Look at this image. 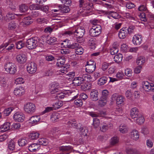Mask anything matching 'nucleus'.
<instances>
[{"label":"nucleus","instance_id":"f257e3e1","mask_svg":"<svg viewBox=\"0 0 154 154\" xmlns=\"http://www.w3.org/2000/svg\"><path fill=\"white\" fill-rule=\"evenodd\" d=\"M82 77H75L73 80V84L75 86H79L85 80L88 81L90 80V75L85 72H81L80 75Z\"/></svg>","mask_w":154,"mask_h":154},{"label":"nucleus","instance_id":"f03ea898","mask_svg":"<svg viewBox=\"0 0 154 154\" xmlns=\"http://www.w3.org/2000/svg\"><path fill=\"white\" fill-rule=\"evenodd\" d=\"M141 88L144 92H154V84L147 81L141 82Z\"/></svg>","mask_w":154,"mask_h":154},{"label":"nucleus","instance_id":"7ed1b4c3","mask_svg":"<svg viewBox=\"0 0 154 154\" xmlns=\"http://www.w3.org/2000/svg\"><path fill=\"white\" fill-rule=\"evenodd\" d=\"M65 63V59L64 57H59L57 60V65L59 67H61L60 69L57 71V75H63L67 72V69L65 67L62 66Z\"/></svg>","mask_w":154,"mask_h":154},{"label":"nucleus","instance_id":"20e7f679","mask_svg":"<svg viewBox=\"0 0 154 154\" xmlns=\"http://www.w3.org/2000/svg\"><path fill=\"white\" fill-rule=\"evenodd\" d=\"M36 106L32 103L28 102L24 104L23 106V110L26 113L32 114L34 113L36 111Z\"/></svg>","mask_w":154,"mask_h":154},{"label":"nucleus","instance_id":"39448f33","mask_svg":"<svg viewBox=\"0 0 154 154\" xmlns=\"http://www.w3.org/2000/svg\"><path fill=\"white\" fill-rule=\"evenodd\" d=\"M4 67L5 71L11 74H14L17 70L15 64L10 62L6 63L4 65Z\"/></svg>","mask_w":154,"mask_h":154},{"label":"nucleus","instance_id":"423d86ee","mask_svg":"<svg viewBox=\"0 0 154 154\" xmlns=\"http://www.w3.org/2000/svg\"><path fill=\"white\" fill-rule=\"evenodd\" d=\"M101 31V27L100 25H94L89 30V35L92 37H96L100 34Z\"/></svg>","mask_w":154,"mask_h":154},{"label":"nucleus","instance_id":"0eeeda50","mask_svg":"<svg viewBox=\"0 0 154 154\" xmlns=\"http://www.w3.org/2000/svg\"><path fill=\"white\" fill-rule=\"evenodd\" d=\"M111 100L112 101L116 100L117 106H120L124 104L125 99L122 96L114 94L111 96Z\"/></svg>","mask_w":154,"mask_h":154},{"label":"nucleus","instance_id":"6e6552de","mask_svg":"<svg viewBox=\"0 0 154 154\" xmlns=\"http://www.w3.org/2000/svg\"><path fill=\"white\" fill-rule=\"evenodd\" d=\"M73 32L76 38H80L84 36L85 30L84 27L80 26H76L73 28Z\"/></svg>","mask_w":154,"mask_h":154},{"label":"nucleus","instance_id":"1a4fd4ad","mask_svg":"<svg viewBox=\"0 0 154 154\" xmlns=\"http://www.w3.org/2000/svg\"><path fill=\"white\" fill-rule=\"evenodd\" d=\"M69 41L67 40H64L63 42L59 44V46L61 48L67 47L69 48L75 49V50L79 46V44L77 43H74L71 45L69 44Z\"/></svg>","mask_w":154,"mask_h":154},{"label":"nucleus","instance_id":"9d476101","mask_svg":"<svg viewBox=\"0 0 154 154\" xmlns=\"http://www.w3.org/2000/svg\"><path fill=\"white\" fill-rule=\"evenodd\" d=\"M26 46L29 49H35L38 46L37 41L33 38H29L26 41Z\"/></svg>","mask_w":154,"mask_h":154},{"label":"nucleus","instance_id":"9b49d317","mask_svg":"<svg viewBox=\"0 0 154 154\" xmlns=\"http://www.w3.org/2000/svg\"><path fill=\"white\" fill-rule=\"evenodd\" d=\"M40 120L41 118L39 116H32L29 119L28 123L30 125L33 126L39 123Z\"/></svg>","mask_w":154,"mask_h":154},{"label":"nucleus","instance_id":"f8f14e48","mask_svg":"<svg viewBox=\"0 0 154 154\" xmlns=\"http://www.w3.org/2000/svg\"><path fill=\"white\" fill-rule=\"evenodd\" d=\"M13 119L15 122H22L24 121L25 117L23 113L17 112L14 114L13 116Z\"/></svg>","mask_w":154,"mask_h":154},{"label":"nucleus","instance_id":"ddd939ff","mask_svg":"<svg viewBox=\"0 0 154 154\" xmlns=\"http://www.w3.org/2000/svg\"><path fill=\"white\" fill-rule=\"evenodd\" d=\"M142 36L139 34L135 35L132 39L133 43L136 45H139L142 43Z\"/></svg>","mask_w":154,"mask_h":154},{"label":"nucleus","instance_id":"4468645a","mask_svg":"<svg viewBox=\"0 0 154 154\" xmlns=\"http://www.w3.org/2000/svg\"><path fill=\"white\" fill-rule=\"evenodd\" d=\"M28 72L30 74L35 73L37 70V67L36 64L33 62L29 63L26 67Z\"/></svg>","mask_w":154,"mask_h":154},{"label":"nucleus","instance_id":"2eb2a0df","mask_svg":"<svg viewBox=\"0 0 154 154\" xmlns=\"http://www.w3.org/2000/svg\"><path fill=\"white\" fill-rule=\"evenodd\" d=\"M25 93L24 88L21 86L14 88V94L16 96L20 97L23 95Z\"/></svg>","mask_w":154,"mask_h":154},{"label":"nucleus","instance_id":"dca6fc26","mask_svg":"<svg viewBox=\"0 0 154 154\" xmlns=\"http://www.w3.org/2000/svg\"><path fill=\"white\" fill-rule=\"evenodd\" d=\"M59 88V86L58 83L55 82L52 83L49 87L51 93L52 94L55 93L58 91Z\"/></svg>","mask_w":154,"mask_h":154},{"label":"nucleus","instance_id":"f3484780","mask_svg":"<svg viewBox=\"0 0 154 154\" xmlns=\"http://www.w3.org/2000/svg\"><path fill=\"white\" fill-rule=\"evenodd\" d=\"M138 109L136 107L132 108L130 110V116L133 119H135L140 115Z\"/></svg>","mask_w":154,"mask_h":154},{"label":"nucleus","instance_id":"a211bd4d","mask_svg":"<svg viewBox=\"0 0 154 154\" xmlns=\"http://www.w3.org/2000/svg\"><path fill=\"white\" fill-rule=\"evenodd\" d=\"M40 148V146L38 143H32L28 146V149L31 152H34L38 151Z\"/></svg>","mask_w":154,"mask_h":154},{"label":"nucleus","instance_id":"6ab92c4d","mask_svg":"<svg viewBox=\"0 0 154 154\" xmlns=\"http://www.w3.org/2000/svg\"><path fill=\"white\" fill-rule=\"evenodd\" d=\"M130 136L132 139L137 140L139 137V132L137 130L133 129L130 132Z\"/></svg>","mask_w":154,"mask_h":154},{"label":"nucleus","instance_id":"aec40b11","mask_svg":"<svg viewBox=\"0 0 154 154\" xmlns=\"http://www.w3.org/2000/svg\"><path fill=\"white\" fill-rule=\"evenodd\" d=\"M80 6H83L84 10H91L92 8L93 5L91 3L87 2L82 5L83 0H80Z\"/></svg>","mask_w":154,"mask_h":154},{"label":"nucleus","instance_id":"412c9836","mask_svg":"<svg viewBox=\"0 0 154 154\" xmlns=\"http://www.w3.org/2000/svg\"><path fill=\"white\" fill-rule=\"evenodd\" d=\"M17 61L20 63H25L27 60L26 55L24 54H20L17 55L16 57Z\"/></svg>","mask_w":154,"mask_h":154},{"label":"nucleus","instance_id":"4be33fe9","mask_svg":"<svg viewBox=\"0 0 154 154\" xmlns=\"http://www.w3.org/2000/svg\"><path fill=\"white\" fill-rule=\"evenodd\" d=\"M127 34V29L123 28L119 31L118 35L119 38L121 39L124 38Z\"/></svg>","mask_w":154,"mask_h":154},{"label":"nucleus","instance_id":"5701e85b","mask_svg":"<svg viewBox=\"0 0 154 154\" xmlns=\"http://www.w3.org/2000/svg\"><path fill=\"white\" fill-rule=\"evenodd\" d=\"M98 92L97 90H92L90 93V97L91 99L94 101H96L98 99Z\"/></svg>","mask_w":154,"mask_h":154},{"label":"nucleus","instance_id":"b1692460","mask_svg":"<svg viewBox=\"0 0 154 154\" xmlns=\"http://www.w3.org/2000/svg\"><path fill=\"white\" fill-rule=\"evenodd\" d=\"M10 128V123L9 122H6L0 126L1 131L5 132L9 130Z\"/></svg>","mask_w":154,"mask_h":154},{"label":"nucleus","instance_id":"393cba45","mask_svg":"<svg viewBox=\"0 0 154 154\" xmlns=\"http://www.w3.org/2000/svg\"><path fill=\"white\" fill-rule=\"evenodd\" d=\"M119 130L121 133L124 134L128 132V128L125 125L121 124L119 127Z\"/></svg>","mask_w":154,"mask_h":154},{"label":"nucleus","instance_id":"a878e982","mask_svg":"<svg viewBox=\"0 0 154 154\" xmlns=\"http://www.w3.org/2000/svg\"><path fill=\"white\" fill-rule=\"evenodd\" d=\"M107 102L106 98L101 97L98 102V105L99 106L102 107L106 105Z\"/></svg>","mask_w":154,"mask_h":154},{"label":"nucleus","instance_id":"bb28decb","mask_svg":"<svg viewBox=\"0 0 154 154\" xmlns=\"http://www.w3.org/2000/svg\"><path fill=\"white\" fill-rule=\"evenodd\" d=\"M68 93V92L67 91L64 92L60 91L57 94L56 97L58 99H63L64 97L67 96Z\"/></svg>","mask_w":154,"mask_h":154},{"label":"nucleus","instance_id":"cd10ccee","mask_svg":"<svg viewBox=\"0 0 154 154\" xmlns=\"http://www.w3.org/2000/svg\"><path fill=\"white\" fill-rule=\"evenodd\" d=\"M145 61V59L144 57L140 56L137 58L136 63L139 66H141L144 63Z\"/></svg>","mask_w":154,"mask_h":154},{"label":"nucleus","instance_id":"c85d7f7f","mask_svg":"<svg viewBox=\"0 0 154 154\" xmlns=\"http://www.w3.org/2000/svg\"><path fill=\"white\" fill-rule=\"evenodd\" d=\"M72 148L70 146H62L59 147V149L62 152L67 151L70 152L72 150Z\"/></svg>","mask_w":154,"mask_h":154},{"label":"nucleus","instance_id":"c756f323","mask_svg":"<svg viewBox=\"0 0 154 154\" xmlns=\"http://www.w3.org/2000/svg\"><path fill=\"white\" fill-rule=\"evenodd\" d=\"M21 15L20 14H14L11 12H9L6 15V20H12L14 19L15 16H20Z\"/></svg>","mask_w":154,"mask_h":154},{"label":"nucleus","instance_id":"7c9ffc66","mask_svg":"<svg viewBox=\"0 0 154 154\" xmlns=\"http://www.w3.org/2000/svg\"><path fill=\"white\" fill-rule=\"evenodd\" d=\"M86 66V72L88 73H92L95 70L96 68V65H93L92 66Z\"/></svg>","mask_w":154,"mask_h":154},{"label":"nucleus","instance_id":"2f4dec72","mask_svg":"<svg viewBox=\"0 0 154 154\" xmlns=\"http://www.w3.org/2000/svg\"><path fill=\"white\" fill-rule=\"evenodd\" d=\"M28 143V141L25 138H21L19 139L18 141V145L21 147L26 146Z\"/></svg>","mask_w":154,"mask_h":154},{"label":"nucleus","instance_id":"473e14b6","mask_svg":"<svg viewBox=\"0 0 154 154\" xmlns=\"http://www.w3.org/2000/svg\"><path fill=\"white\" fill-rule=\"evenodd\" d=\"M119 138L117 136L112 137L110 140V144L112 146H115L118 143Z\"/></svg>","mask_w":154,"mask_h":154},{"label":"nucleus","instance_id":"72a5a7b5","mask_svg":"<svg viewBox=\"0 0 154 154\" xmlns=\"http://www.w3.org/2000/svg\"><path fill=\"white\" fill-rule=\"evenodd\" d=\"M123 56L121 54H119L115 55L114 57V61L117 63H119L122 60Z\"/></svg>","mask_w":154,"mask_h":154},{"label":"nucleus","instance_id":"f704fd0d","mask_svg":"<svg viewBox=\"0 0 154 154\" xmlns=\"http://www.w3.org/2000/svg\"><path fill=\"white\" fill-rule=\"evenodd\" d=\"M107 78L105 76L101 77L98 81L97 84L99 85H102L107 82Z\"/></svg>","mask_w":154,"mask_h":154},{"label":"nucleus","instance_id":"c9c22d12","mask_svg":"<svg viewBox=\"0 0 154 154\" xmlns=\"http://www.w3.org/2000/svg\"><path fill=\"white\" fill-rule=\"evenodd\" d=\"M114 45L115 44L113 45L110 50V53L112 55L115 54L119 51L118 47L117 46H115Z\"/></svg>","mask_w":154,"mask_h":154},{"label":"nucleus","instance_id":"e433bc0d","mask_svg":"<svg viewBox=\"0 0 154 154\" xmlns=\"http://www.w3.org/2000/svg\"><path fill=\"white\" fill-rule=\"evenodd\" d=\"M63 105V102L59 101L56 102L53 105V107L56 110L60 108Z\"/></svg>","mask_w":154,"mask_h":154},{"label":"nucleus","instance_id":"4c0bfd02","mask_svg":"<svg viewBox=\"0 0 154 154\" xmlns=\"http://www.w3.org/2000/svg\"><path fill=\"white\" fill-rule=\"evenodd\" d=\"M48 140L47 139L44 138L39 139L38 141V143L40 146V145L46 146L48 144Z\"/></svg>","mask_w":154,"mask_h":154},{"label":"nucleus","instance_id":"58836bf2","mask_svg":"<svg viewBox=\"0 0 154 154\" xmlns=\"http://www.w3.org/2000/svg\"><path fill=\"white\" fill-rule=\"evenodd\" d=\"M59 118V113L57 112H53L51 114V119L53 122H55Z\"/></svg>","mask_w":154,"mask_h":154},{"label":"nucleus","instance_id":"ea45409f","mask_svg":"<svg viewBox=\"0 0 154 154\" xmlns=\"http://www.w3.org/2000/svg\"><path fill=\"white\" fill-rule=\"evenodd\" d=\"M135 118L136 122L139 125L142 124L145 121L143 116L141 114L139 115L138 117Z\"/></svg>","mask_w":154,"mask_h":154},{"label":"nucleus","instance_id":"a19ab883","mask_svg":"<svg viewBox=\"0 0 154 154\" xmlns=\"http://www.w3.org/2000/svg\"><path fill=\"white\" fill-rule=\"evenodd\" d=\"M39 136V134L37 132H32L29 134V137L32 140H35L37 139Z\"/></svg>","mask_w":154,"mask_h":154},{"label":"nucleus","instance_id":"79ce46f5","mask_svg":"<svg viewBox=\"0 0 154 154\" xmlns=\"http://www.w3.org/2000/svg\"><path fill=\"white\" fill-rule=\"evenodd\" d=\"M32 22V20L29 17H25L23 20V23L26 25H29Z\"/></svg>","mask_w":154,"mask_h":154},{"label":"nucleus","instance_id":"37998d69","mask_svg":"<svg viewBox=\"0 0 154 154\" xmlns=\"http://www.w3.org/2000/svg\"><path fill=\"white\" fill-rule=\"evenodd\" d=\"M128 154H140V153L137 150L132 148H128L126 150Z\"/></svg>","mask_w":154,"mask_h":154},{"label":"nucleus","instance_id":"c03bdc74","mask_svg":"<svg viewBox=\"0 0 154 154\" xmlns=\"http://www.w3.org/2000/svg\"><path fill=\"white\" fill-rule=\"evenodd\" d=\"M15 143L13 141H10L8 145V149L11 151H13L15 149Z\"/></svg>","mask_w":154,"mask_h":154},{"label":"nucleus","instance_id":"a18cd8bd","mask_svg":"<svg viewBox=\"0 0 154 154\" xmlns=\"http://www.w3.org/2000/svg\"><path fill=\"white\" fill-rule=\"evenodd\" d=\"M60 8V12L62 13H67L70 11L69 7L67 6H62V5L59 6Z\"/></svg>","mask_w":154,"mask_h":154},{"label":"nucleus","instance_id":"49530a36","mask_svg":"<svg viewBox=\"0 0 154 154\" xmlns=\"http://www.w3.org/2000/svg\"><path fill=\"white\" fill-rule=\"evenodd\" d=\"M24 43L22 41H19L15 43V46L17 49H20L24 46Z\"/></svg>","mask_w":154,"mask_h":154},{"label":"nucleus","instance_id":"de8ad7c7","mask_svg":"<svg viewBox=\"0 0 154 154\" xmlns=\"http://www.w3.org/2000/svg\"><path fill=\"white\" fill-rule=\"evenodd\" d=\"M67 124L69 127H72L75 128L77 127V123L74 119L68 121Z\"/></svg>","mask_w":154,"mask_h":154},{"label":"nucleus","instance_id":"09e8293b","mask_svg":"<svg viewBox=\"0 0 154 154\" xmlns=\"http://www.w3.org/2000/svg\"><path fill=\"white\" fill-rule=\"evenodd\" d=\"M109 15L108 17H109L110 18L111 17H112L114 19H117L119 17L118 13L110 11L109 12Z\"/></svg>","mask_w":154,"mask_h":154},{"label":"nucleus","instance_id":"8fccbe9b","mask_svg":"<svg viewBox=\"0 0 154 154\" xmlns=\"http://www.w3.org/2000/svg\"><path fill=\"white\" fill-rule=\"evenodd\" d=\"M28 9V6L25 4H22L19 6V10L21 12H25Z\"/></svg>","mask_w":154,"mask_h":154},{"label":"nucleus","instance_id":"3c124183","mask_svg":"<svg viewBox=\"0 0 154 154\" xmlns=\"http://www.w3.org/2000/svg\"><path fill=\"white\" fill-rule=\"evenodd\" d=\"M74 105L77 107H79L81 106L83 104V103L81 99H77L75 100L74 101Z\"/></svg>","mask_w":154,"mask_h":154},{"label":"nucleus","instance_id":"603ef678","mask_svg":"<svg viewBox=\"0 0 154 154\" xmlns=\"http://www.w3.org/2000/svg\"><path fill=\"white\" fill-rule=\"evenodd\" d=\"M124 73L125 75L128 77H131L132 74V70L129 68H127L125 69Z\"/></svg>","mask_w":154,"mask_h":154},{"label":"nucleus","instance_id":"864d4df0","mask_svg":"<svg viewBox=\"0 0 154 154\" xmlns=\"http://www.w3.org/2000/svg\"><path fill=\"white\" fill-rule=\"evenodd\" d=\"M100 124V121L99 119L97 118H94L93 119V125L94 128L98 127Z\"/></svg>","mask_w":154,"mask_h":154},{"label":"nucleus","instance_id":"5fc2aeb1","mask_svg":"<svg viewBox=\"0 0 154 154\" xmlns=\"http://www.w3.org/2000/svg\"><path fill=\"white\" fill-rule=\"evenodd\" d=\"M125 75L123 72H119L117 73L116 76L118 80L122 79Z\"/></svg>","mask_w":154,"mask_h":154},{"label":"nucleus","instance_id":"6e6d98bb","mask_svg":"<svg viewBox=\"0 0 154 154\" xmlns=\"http://www.w3.org/2000/svg\"><path fill=\"white\" fill-rule=\"evenodd\" d=\"M14 109L13 107H11L5 109L4 110L3 112L4 114L6 116H8L12 112Z\"/></svg>","mask_w":154,"mask_h":154},{"label":"nucleus","instance_id":"4d7b16f0","mask_svg":"<svg viewBox=\"0 0 154 154\" xmlns=\"http://www.w3.org/2000/svg\"><path fill=\"white\" fill-rule=\"evenodd\" d=\"M57 38L54 37H48L47 38V42L48 44H51L55 42Z\"/></svg>","mask_w":154,"mask_h":154},{"label":"nucleus","instance_id":"13d9d810","mask_svg":"<svg viewBox=\"0 0 154 154\" xmlns=\"http://www.w3.org/2000/svg\"><path fill=\"white\" fill-rule=\"evenodd\" d=\"M83 48L79 45L75 50V53L77 54L81 55L83 54Z\"/></svg>","mask_w":154,"mask_h":154},{"label":"nucleus","instance_id":"bf43d9fd","mask_svg":"<svg viewBox=\"0 0 154 154\" xmlns=\"http://www.w3.org/2000/svg\"><path fill=\"white\" fill-rule=\"evenodd\" d=\"M95 43V39L94 38L90 39L89 44L91 47V48L94 49L95 48L96 46Z\"/></svg>","mask_w":154,"mask_h":154},{"label":"nucleus","instance_id":"052dcab7","mask_svg":"<svg viewBox=\"0 0 154 154\" xmlns=\"http://www.w3.org/2000/svg\"><path fill=\"white\" fill-rule=\"evenodd\" d=\"M24 82V79L22 77H18L17 78L15 81V83L16 85L21 84Z\"/></svg>","mask_w":154,"mask_h":154},{"label":"nucleus","instance_id":"680f3d73","mask_svg":"<svg viewBox=\"0 0 154 154\" xmlns=\"http://www.w3.org/2000/svg\"><path fill=\"white\" fill-rule=\"evenodd\" d=\"M17 26V25L14 21L10 23L8 25L9 28L11 30L15 29Z\"/></svg>","mask_w":154,"mask_h":154},{"label":"nucleus","instance_id":"e2e57ef3","mask_svg":"<svg viewBox=\"0 0 154 154\" xmlns=\"http://www.w3.org/2000/svg\"><path fill=\"white\" fill-rule=\"evenodd\" d=\"M19 37L18 36L16 35H13L11 37V38L9 40L8 42L9 44L11 42H14L17 39H19Z\"/></svg>","mask_w":154,"mask_h":154},{"label":"nucleus","instance_id":"0e129e2a","mask_svg":"<svg viewBox=\"0 0 154 154\" xmlns=\"http://www.w3.org/2000/svg\"><path fill=\"white\" fill-rule=\"evenodd\" d=\"M93 76L94 78H91L90 77V80H89L88 81H93L96 80L100 76V73L98 72H95L94 73Z\"/></svg>","mask_w":154,"mask_h":154},{"label":"nucleus","instance_id":"69168bd1","mask_svg":"<svg viewBox=\"0 0 154 154\" xmlns=\"http://www.w3.org/2000/svg\"><path fill=\"white\" fill-rule=\"evenodd\" d=\"M121 51L124 52H126L128 50V47L125 44H123L121 46Z\"/></svg>","mask_w":154,"mask_h":154},{"label":"nucleus","instance_id":"338daca9","mask_svg":"<svg viewBox=\"0 0 154 154\" xmlns=\"http://www.w3.org/2000/svg\"><path fill=\"white\" fill-rule=\"evenodd\" d=\"M124 16L127 18L131 20H135V18L132 17V15L129 13H125L124 14Z\"/></svg>","mask_w":154,"mask_h":154},{"label":"nucleus","instance_id":"774afa93","mask_svg":"<svg viewBox=\"0 0 154 154\" xmlns=\"http://www.w3.org/2000/svg\"><path fill=\"white\" fill-rule=\"evenodd\" d=\"M37 22L39 23H47V20L44 18H38L36 20Z\"/></svg>","mask_w":154,"mask_h":154}]
</instances>
